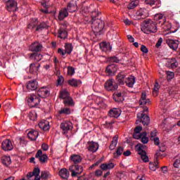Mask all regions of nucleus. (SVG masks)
Returning a JSON list of instances; mask_svg holds the SVG:
<instances>
[{"label":"nucleus","instance_id":"f257e3e1","mask_svg":"<svg viewBox=\"0 0 180 180\" xmlns=\"http://www.w3.org/2000/svg\"><path fill=\"white\" fill-rule=\"evenodd\" d=\"M37 95L39 97L34 94H30V96H28L27 102L31 108H36L40 103L41 101L40 98H44L50 96V90L46 86L41 87L37 91Z\"/></svg>","mask_w":180,"mask_h":180},{"label":"nucleus","instance_id":"f03ea898","mask_svg":"<svg viewBox=\"0 0 180 180\" xmlns=\"http://www.w3.org/2000/svg\"><path fill=\"white\" fill-rule=\"evenodd\" d=\"M94 13H92L91 18V27L92 32L96 37V39H99L101 34H103V29H105V22L96 16H94Z\"/></svg>","mask_w":180,"mask_h":180},{"label":"nucleus","instance_id":"7ed1b4c3","mask_svg":"<svg viewBox=\"0 0 180 180\" xmlns=\"http://www.w3.org/2000/svg\"><path fill=\"white\" fill-rule=\"evenodd\" d=\"M141 30L146 34H150V33H157L158 28L157 27V22L151 20H146L141 26Z\"/></svg>","mask_w":180,"mask_h":180},{"label":"nucleus","instance_id":"20e7f679","mask_svg":"<svg viewBox=\"0 0 180 180\" xmlns=\"http://www.w3.org/2000/svg\"><path fill=\"white\" fill-rule=\"evenodd\" d=\"M59 98L63 99V104L65 106H74V101L72 98L70 96V93L67 89H63L59 93Z\"/></svg>","mask_w":180,"mask_h":180},{"label":"nucleus","instance_id":"39448f33","mask_svg":"<svg viewBox=\"0 0 180 180\" xmlns=\"http://www.w3.org/2000/svg\"><path fill=\"white\" fill-rule=\"evenodd\" d=\"M6 9L8 11V12H16V11H18V3L15 0L6 1Z\"/></svg>","mask_w":180,"mask_h":180},{"label":"nucleus","instance_id":"423d86ee","mask_svg":"<svg viewBox=\"0 0 180 180\" xmlns=\"http://www.w3.org/2000/svg\"><path fill=\"white\" fill-rule=\"evenodd\" d=\"M136 150L138 151V154L141 155V158L143 162H148V156H147V153L143 150V145H137L135 147Z\"/></svg>","mask_w":180,"mask_h":180},{"label":"nucleus","instance_id":"0eeeda50","mask_svg":"<svg viewBox=\"0 0 180 180\" xmlns=\"http://www.w3.org/2000/svg\"><path fill=\"white\" fill-rule=\"evenodd\" d=\"M136 117L139 119L141 123L145 127L150 124V117L143 112L138 113Z\"/></svg>","mask_w":180,"mask_h":180},{"label":"nucleus","instance_id":"6e6552de","mask_svg":"<svg viewBox=\"0 0 180 180\" xmlns=\"http://www.w3.org/2000/svg\"><path fill=\"white\" fill-rule=\"evenodd\" d=\"M60 129L63 130V134H65L67 131L72 129V123L69 121H65L60 124Z\"/></svg>","mask_w":180,"mask_h":180},{"label":"nucleus","instance_id":"1a4fd4ad","mask_svg":"<svg viewBox=\"0 0 180 180\" xmlns=\"http://www.w3.org/2000/svg\"><path fill=\"white\" fill-rule=\"evenodd\" d=\"M1 148L4 151H12V150H13L12 141H11L10 139L4 140L1 143Z\"/></svg>","mask_w":180,"mask_h":180},{"label":"nucleus","instance_id":"9d476101","mask_svg":"<svg viewBox=\"0 0 180 180\" xmlns=\"http://www.w3.org/2000/svg\"><path fill=\"white\" fill-rule=\"evenodd\" d=\"M41 49H43V45L39 42H34L30 46V51H32L33 53L41 51Z\"/></svg>","mask_w":180,"mask_h":180},{"label":"nucleus","instance_id":"9b49d317","mask_svg":"<svg viewBox=\"0 0 180 180\" xmlns=\"http://www.w3.org/2000/svg\"><path fill=\"white\" fill-rule=\"evenodd\" d=\"M35 158H39V161L44 164L46 161L49 159V157L46 154L43 155V151L41 150H39L37 153L35 154Z\"/></svg>","mask_w":180,"mask_h":180},{"label":"nucleus","instance_id":"f8f14e48","mask_svg":"<svg viewBox=\"0 0 180 180\" xmlns=\"http://www.w3.org/2000/svg\"><path fill=\"white\" fill-rule=\"evenodd\" d=\"M87 148L89 151H91V153H96L98 148H99V145L96 142L90 141L87 143Z\"/></svg>","mask_w":180,"mask_h":180},{"label":"nucleus","instance_id":"ddd939ff","mask_svg":"<svg viewBox=\"0 0 180 180\" xmlns=\"http://www.w3.org/2000/svg\"><path fill=\"white\" fill-rule=\"evenodd\" d=\"M166 67H168V68L172 69L176 68L178 67V61L175 58L168 59L166 63Z\"/></svg>","mask_w":180,"mask_h":180},{"label":"nucleus","instance_id":"4468645a","mask_svg":"<svg viewBox=\"0 0 180 180\" xmlns=\"http://www.w3.org/2000/svg\"><path fill=\"white\" fill-rule=\"evenodd\" d=\"M37 81L30 80L27 83V89L28 91H36L37 89Z\"/></svg>","mask_w":180,"mask_h":180},{"label":"nucleus","instance_id":"2eb2a0df","mask_svg":"<svg viewBox=\"0 0 180 180\" xmlns=\"http://www.w3.org/2000/svg\"><path fill=\"white\" fill-rule=\"evenodd\" d=\"M70 106H65L63 108H61L60 110L58 111V113L59 116H61V115H64L65 116H68V115H71V108Z\"/></svg>","mask_w":180,"mask_h":180},{"label":"nucleus","instance_id":"dca6fc26","mask_svg":"<svg viewBox=\"0 0 180 180\" xmlns=\"http://www.w3.org/2000/svg\"><path fill=\"white\" fill-rule=\"evenodd\" d=\"M166 43L172 50H176L178 49V41L176 40L167 39Z\"/></svg>","mask_w":180,"mask_h":180},{"label":"nucleus","instance_id":"f3484780","mask_svg":"<svg viewBox=\"0 0 180 180\" xmlns=\"http://www.w3.org/2000/svg\"><path fill=\"white\" fill-rule=\"evenodd\" d=\"M146 5H150V6H155L154 8H160L161 6V0H146Z\"/></svg>","mask_w":180,"mask_h":180},{"label":"nucleus","instance_id":"a211bd4d","mask_svg":"<svg viewBox=\"0 0 180 180\" xmlns=\"http://www.w3.org/2000/svg\"><path fill=\"white\" fill-rule=\"evenodd\" d=\"M68 17V9L63 8L59 11L58 19L60 20H64L65 18Z\"/></svg>","mask_w":180,"mask_h":180},{"label":"nucleus","instance_id":"6ab92c4d","mask_svg":"<svg viewBox=\"0 0 180 180\" xmlns=\"http://www.w3.org/2000/svg\"><path fill=\"white\" fill-rule=\"evenodd\" d=\"M58 37H60V39H63V40H65V38L68 36L67 30H65V28H63V27H60V29L58 31Z\"/></svg>","mask_w":180,"mask_h":180},{"label":"nucleus","instance_id":"aec40b11","mask_svg":"<svg viewBox=\"0 0 180 180\" xmlns=\"http://www.w3.org/2000/svg\"><path fill=\"white\" fill-rule=\"evenodd\" d=\"M125 84L129 88H133L134 84H136V77L134 76H130L125 80Z\"/></svg>","mask_w":180,"mask_h":180},{"label":"nucleus","instance_id":"412c9836","mask_svg":"<svg viewBox=\"0 0 180 180\" xmlns=\"http://www.w3.org/2000/svg\"><path fill=\"white\" fill-rule=\"evenodd\" d=\"M105 89L108 91H113V79L107 80L104 84Z\"/></svg>","mask_w":180,"mask_h":180},{"label":"nucleus","instance_id":"4be33fe9","mask_svg":"<svg viewBox=\"0 0 180 180\" xmlns=\"http://www.w3.org/2000/svg\"><path fill=\"white\" fill-rule=\"evenodd\" d=\"M124 78H126V75L123 72H120L117 75L116 81L120 85H124Z\"/></svg>","mask_w":180,"mask_h":180},{"label":"nucleus","instance_id":"5701e85b","mask_svg":"<svg viewBox=\"0 0 180 180\" xmlns=\"http://www.w3.org/2000/svg\"><path fill=\"white\" fill-rule=\"evenodd\" d=\"M40 68V64L39 63H31L30 65V72L34 74V72H37Z\"/></svg>","mask_w":180,"mask_h":180},{"label":"nucleus","instance_id":"b1692460","mask_svg":"<svg viewBox=\"0 0 180 180\" xmlns=\"http://www.w3.org/2000/svg\"><path fill=\"white\" fill-rule=\"evenodd\" d=\"M100 168L103 171H108V169H112V168H113V162H112V160H110V162L108 164V163L101 164L100 166Z\"/></svg>","mask_w":180,"mask_h":180},{"label":"nucleus","instance_id":"393cba45","mask_svg":"<svg viewBox=\"0 0 180 180\" xmlns=\"http://www.w3.org/2000/svg\"><path fill=\"white\" fill-rule=\"evenodd\" d=\"M70 160L74 164H79V162L82 161V158H81V156L79 155L74 154L70 156Z\"/></svg>","mask_w":180,"mask_h":180},{"label":"nucleus","instance_id":"a878e982","mask_svg":"<svg viewBox=\"0 0 180 180\" xmlns=\"http://www.w3.org/2000/svg\"><path fill=\"white\" fill-rule=\"evenodd\" d=\"M59 175L63 179H68V176H70V172L67 169H62L59 172Z\"/></svg>","mask_w":180,"mask_h":180},{"label":"nucleus","instance_id":"bb28decb","mask_svg":"<svg viewBox=\"0 0 180 180\" xmlns=\"http://www.w3.org/2000/svg\"><path fill=\"white\" fill-rule=\"evenodd\" d=\"M161 27L165 32H167V30H170L172 25L169 22H167L165 20L161 22Z\"/></svg>","mask_w":180,"mask_h":180},{"label":"nucleus","instance_id":"cd10ccee","mask_svg":"<svg viewBox=\"0 0 180 180\" xmlns=\"http://www.w3.org/2000/svg\"><path fill=\"white\" fill-rule=\"evenodd\" d=\"M133 139L135 140H141L143 144H147V143L149 141L148 137L146 136H134Z\"/></svg>","mask_w":180,"mask_h":180},{"label":"nucleus","instance_id":"c85d7f7f","mask_svg":"<svg viewBox=\"0 0 180 180\" xmlns=\"http://www.w3.org/2000/svg\"><path fill=\"white\" fill-rule=\"evenodd\" d=\"M43 29H49V24L46 22H42L37 26L36 32H41Z\"/></svg>","mask_w":180,"mask_h":180},{"label":"nucleus","instance_id":"c756f323","mask_svg":"<svg viewBox=\"0 0 180 180\" xmlns=\"http://www.w3.org/2000/svg\"><path fill=\"white\" fill-rule=\"evenodd\" d=\"M1 162L4 164V165H6V167H8V165H11L12 163V160H11L10 156H4L1 158Z\"/></svg>","mask_w":180,"mask_h":180},{"label":"nucleus","instance_id":"7c9ffc66","mask_svg":"<svg viewBox=\"0 0 180 180\" xmlns=\"http://www.w3.org/2000/svg\"><path fill=\"white\" fill-rule=\"evenodd\" d=\"M68 84L69 85H70L71 86H77L79 85H81L82 84V82H81V80H78L76 79H71L70 80H68Z\"/></svg>","mask_w":180,"mask_h":180},{"label":"nucleus","instance_id":"2f4dec72","mask_svg":"<svg viewBox=\"0 0 180 180\" xmlns=\"http://www.w3.org/2000/svg\"><path fill=\"white\" fill-rule=\"evenodd\" d=\"M124 150V149L123 148V147L119 146L117 148L115 153H114L113 158H118V157H120V155H122V154H123Z\"/></svg>","mask_w":180,"mask_h":180},{"label":"nucleus","instance_id":"473e14b6","mask_svg":"<svg viewBox=\"0 0 180 180\" xmlns=\"http://www.w3.org/2000/svg\"><path fill=\"white\" fill-rule=\"evenodd\" d=\"M114 101H115V102H123V98L122 97V92L116 91L114 93Z\"/></svg>","mask_w":180,"mask_h":180},{"label":"nucleus","instance_id":"72a5a7b5","mask_svg":"<svg viewBox=\"0 0 180 180\" xmlns=\"http://www.w3.org/2000/svg\"><path fill=\"white\" fill-rule=\"evenodd\" d=\"M154 19L157 22H159V25H161L162 22H164V20H165V17H164V15L159 13L155 15Z\"/></svg>","mask_w":180,"mask_h":180},{"label":"nucleus","instance_id":"f704fd0d","mask_svg":"<svg viewBox=\"0 0 180 180\" xmlns=\"http://www.w3.org/2000/svg\"><path fill=\"white\" fill-rule=\"evenodd\" d=\"M39 127L41 130H44V131H47L50 129V125H49V122H41L39 123Z\"/></svg>","mask_w":180,"mask_h":180},{"label":"nucleus","instance_id":"c9c22d12","mask_svg":"<svg viewBox=\"0 0 180 180\" xmlns=\"http://www.w3.org/2000/svg\"><path fill=\"white\" fill-rule=\"evenodd\" d=\"M138 5H139V0H131V1L127 6V9L129 10L134 9V8H136Z\"/></svg>","mask_w":180,"mask_h":180},{"label":"nucleus","instance_id":"e433bc0d","mask_svg":"<svg viewBox=\"0 0 180 180\" xmlns=\"http://www.w3.org/2000/svg\"><path fill=\"white\" fill-rule=\"evenodd\" d=\"M105 72L108 77H112V75H113V64H110L107 66Z\"/></svg>","mask_w":180,"mask_h":180},{"label":"nucleus","instance_id":"4c0bfd02","mask_svg":"<svg viewBox=\"0 0 180 180\" xmlns=\"http://www.w3.org/2000/svg\"><path fill=\"white\" fill-rule=\"evenodd\" d=\"M28 117L30 120H32V122L36 121L37 119V112L34 110H32L29 112Z\"/></svg>","mask_w":180,"mask_h":180},{"label":"nucleus","instance_id":"58836bf2","mask_svg":"<svg viewBox=\"0 0 180 180\" xmlns=\"http://www.w3.org/2000/svg\"><path fill=\"white\" fill-rule=\"evenodd\" d=\"M39 25V19L34 18L32 20V22L28 25V29H34Z\"/></svg>","mask_w":180,"mask_h":180},{"label":"nucleus","instance_id":"ea45409f","mask_svg":"<svg viewBox=\"0 0 180 180\" xmlns=\"http://www.w3.org/2000/svg\"><path fill=\"white\" fill-rule=\"evenodd\" d=\"M73 49L74 47H72V44H66L65 45V51L66 54H71Z\"/></svg>","mask_w":180,"mask_h":180},{"label":"nucleus","instance_id":"a19ab883","mask_svg":"<svg viewBox=\"0 0 180 180\" xmlns=\"http://www.w3.org/2000/svg\"><path fill=\"white\" fill-rule=\"evenodd\" d=\"M41 179H45V180L50 179V178H51V174L49 172H46V171L41 172Z\"/></svg>","mask_w":180,"mask_h":180},{"label":"nucleus","instance_id":"79ce46f5","mask_svg":"<svg viewBox=\"0 0 180 180\" xmlns=\"http://www.w3.org/2000/svg\"><path fill=\"white\" fill-rule=\"evenodd\" d=\"M160 90V84L158 82H155L153 91V95L154 96H158V91Z\"/></svg>","mask_w":180,"mask_h":180},{"label":"nucleus","instance_id":"37998d69","mask_svg":"<svg viewBox=\"0 0 180 180\" xmlns=\"http://www.w3.org/2000/svg\"><path fill=\"white\" fill-rule=\"evenodd\" d=\"M75 168H77V165H72L69 167V171L72 172V176H77V175H79V173H77V172H75Z\"/></svg>","mask_w":180,"mask_h":180},{"label":"nucleus","instance_id":"c03bdc74","mask_svg":"<svg viewBox=\"0 0 180 180\" xmlns=\"http://www.w3.org/2000/svg\"><path fill=\"white\" fill-rule=\"evenodd\" d=\"M149 168L151 169V171H156V169H158V162H150L149 163Z\"/></svg>","mask_w":180,"mask_h":180},{"label":"nucleus","instance_id":"a18cd8bd","mask_svg":"<svg viewBox=\"0 0 180 180\" xmlns=\"http://www.w3.org/2000/svg\"><path fill=\"white\" fill-rule=\"evenodd\" d=\"M166 75L167 81H171L175 77V73L171 71H166Z\"/></svg>","mask_w":180,"mask_h":180},{"label":"nucleus","instance_id":"49530a36","mask_svg":"<svg viewBox=\"0 0 180 180\" xmlns=\"http://www.w3.org/2000/svg\"><path fill=\"white\" fill-rule=\"evenodd\" d=\"M122 110L119 108H113V117L117 119L120 116Z\"/></svg>","mask_w":180,"mask_h":180},{"label":"nucleus","instance_id":"de8ad7c7","mask_svg":"<svg viewBox=\"0 0 180 180\" xmlns=\"http://www.w3.org/2000/svg\"><path fill=\"white\" fill-rule=\"evenodd\" d=\"M104 127L105 129H110V130H112V128L113 127V120L111 121H106L104 124Z\"/></svg>","mask_w":180,"mask_h":180},{"label":"nucleus","instance_id":"09e8293b","mask_svg":"<svg viewBox=\"0 0 180 180\" xmlns=\"http://www.w3.org/2000/svg\"><path fill=\"white\" fill-rule=\"evenodd\" d=\"M27 135L30 136H39V131L34 130V129H31V130H27Z\"/></svg>","mask_w":180,"mask_h":180},{"label":"nucleus","instance_id":"8fccbe9b","mask_svg":"<svg viewBox=\"0 0 180 180\" xmlns=\"http://www.w3.org/2000/svg\"><path fill=\"white\" fill-rule=\"evenodd\" d=\"M41 55L37 53H32L30 56V58H34V60H37V58H39V60H41Z\"/></svg>","mask_w":180,"mask_h":180},{"label":"nucleus","instance_id":"3c124183","mask_svg":"<svg viewBox=\"0 0 180 180\" xmlns=\"http://www.w3.org/2000/svg\"><path fill=\"white\" fill-rule=\"evenodd\" d=\"M150 140H152V141H154V144L155 146H160V138L151 136Z\"/></svg>","mask_w":180,"mask_h":180},{"label":"nucleus","instance_id":"603ef678","mask_svg":"<svg viewBox=\"0 0 180 180\" xmlns=\"http://www.w3.org/2000/svg\"><path fill=\"white\" fill-rule=\"evenodd\" d=\"M68 74L71 76L74 75L75 74V68L71 66L68 67Z\"/></svg>","mask_w":180,"mask_h":180},{"label":"nucleus","instance_id":"864d4df0","mask_svg":"<svg viewBox=\"0 0 180 180\" xmlns=\"http://www.w3.org/2000/svg\"><path fill=\"white\" fill-rule=\"evenodd\" d=\"M136 13L138 16H140L141 18V19H146V18H147V15L144 13V11H143V10H140Z\"/></svg>","mask_w":180,"mask_h":180},{"label":"nucleus","instance_id":"5fc2aeb1","mask_svg":"<svg viewBox=\"0 0 180 180\" xmlns=\"http://www.w3.org/2000/svg\"><path fill=\"white\" fill-rule=\"evenodd\" d=\"M150 99L146 98L145 100H139V105H150Z\"/></svg>","mask_w":180,"mask_h":180},{"label":"nucleus","instance_id":"6e6d98bb","mask_svg":"<svg viewBox=\"0 0 180 180\" xmlns=\"http://www.w3.org/2000/svg\"><path fill=\"white\" fill-rule=\"evenodd\" d=\"M143 130V127L139 125L136 127H135L134 131V134H139L141 131Z\"/></svg>","mask_w":180,"mask_h":180},{"label":"nucleus","instance_id":"4d7b16f0","mask_svg":"<svg viewBox=\"0 0 180 180\" xmlns=\"http://www.w3.org/2000/svg\"><path fill=\"white\" fill-rule=\"evenodd\" d=\"M57 82L58 85H63V83L64 82V77L62 75L58 76Z\"/></svg>","mask_w":180,"mask_h":180},{"label":"nucleus","instance_id":"13d9d810","mask_svg":"<svg viewBox=\"0 0 180 180\" xmlns=\"http://www.w3.org/2000/svg\"><path fill=\"white\" fill-rule=\"evenodd\" d=\"M75 171H76V173H79V175H81V174H82V171H83L82 166L76 165Z\"/></svg>","mask_w":180,"mask_h":180},{"label":"nucleus","instance_id":"bf43d9fd","mask_svg":"<svg viewBox=\"0 0 180 180\" xmlns=\"http://www.w3.org/2000/svg\"><path fill=\"white\" fill-rule=\"evenodd\" d=\"M32 173L34 174V176H39V175H40V169L39 168H34Z\"/></svg>","mask_w":180,"mask_h":180},{"label":"nucleus","instance_id":"052dcab7","mask_svg":"<svg viewBox=\"0 0 180 180\" xmlns=\"http://www.w3.org/2000/svg\"><path fill=\"white\" fill-rule=\"evenodd\" d=\"M141 51H142V53H145L146 54H147V53H148V49H147L146 46L141 45Z\"/></svg>","mask_w":180,"mask_h":180},{"label":"nucleus","instance_id":"680f3d73","mask_svg":"<svg viewBox=\"0 0 180 180\" xmlns=\"http://www.w3.org/2000/svg\"><path fill=\"white\" fill-rule=\"evenodd\" d=\"M108 47V43L102 42L100 44V49L101 50H105Z\"/></svg>","mask_w":180,"mask_h":180},{"label":"nucleus","instance_id":"e2e57ef3","mask_svg":"<svg viewBox=\"0 0 180 180\" xmlns=\"http://www.w3.org/2000/svg\"><path fill=\"white\" fill-rule=\"evenodd\" d=\"M116 176H117V179L115 180H120L122 179V178L124 176V174L123 173L119 172V173H117Z\"/></svg>","mask_w":180,"mask_h":180},{"label":"nucleus","instance_id":"0e129e2a","mask_svg":"<svg viewBox=\"0 0 180 180\" xmlns=\"http://www.w3.org/2000/svg\"><path fill=\"white\" fill-rule=\"evenodd\" d=\"M106 53H109V51H112V45H110V43L107 44V47L105 48Z\"/></svg>","mask_w":180,"mask_h":180},{"label":"nucleus","instance_id":"69168bd1","mask_svg":"<svg viewBox=\"0 0 180 180\" xmlns=\"http://www.w3.org/2000/svg\"><path fill=\"white\" fill-rule=\"evenodd\" d=\"M174 168H179L180 167V162L179 160L177 159L174 161V164H173Z\"/></svg>","mask_w":180,"mask_h":180},{"label":"nucleus","instance_id":"338daca9","mask_svg":"<svg viewBox=\"0 0 180 180\" xmlns=\"http://www.w3.org/2000/svg\"><path fill=\"white\" fill-rule=\"evenodd\" d=\"M41 6H44V8H45V9H49V8H50V4H49V2H47V1H44V2L41 3Z\"/></svg>","mask_w":180,"mask_h":180},{"label":"nucleus","instance_id":"774afa93","mask_svg":"<svg viewBox=\"0 0 180 180\" xmlns=\"http://www.w3.org/2000/svg\"><path fill=\"white\" fill-rule=\"evenodd\" d=\"M103 174V172H102V170L101 169H98L95 172V175L96 176H102V174Z\"/></svg>","mask_w":180,"mask_h":180}]
</instances>
